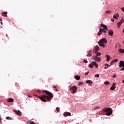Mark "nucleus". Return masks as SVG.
I'll use <instances>...</instances> for the list:
<instances>
[{
  "instance_id": "obj_1",
  "label": "nucleus",
  "mask_w": 124,
  "mask_h": 124,
  "mask_svg": "<svg viewBox=\"0 0 124 124\" xmlns=\"http://www.w3.org/2000/svg\"><path fill=\"white\" fill-rule=\"evenodd\" d=\"M43 93H46V94L48 95L46 96V95H43L41 96H39V98H40L42 101H43V102H46V99L47 101H50V100H51V99H52V98L53 97L52 93L46 90L43 91Z\"/></svg>"
},
{
  "instance_id": "obj_2",
  "label": "nucleus",
  "mask_w": 124,
  "mask_h": 124,
  "mask_svg": "<svg viewBox=\"0 0 124 124\" xmlns=\"http://www.w3.org/2000/svg\"><path fill=\"white\" fill-rule=\"evenodd\" d=\"M104 43H105L106 44H107V40L105 38L101 39L98 42V44L99 46H100L101 47H102L103 48H105L106 47L105 44H104Z\"/></svg>"
},
{
  "instance_id": "obj_3",
  "label": "nucleus",
  "mask_w": 124,
  "mask_h": 124,
  "mask_svg": "<svg viewBox=\"0 0 124 124\" xmlns=\"http://www.w3.org/2000/svg\"><path fill=\"white\" fill-rule=\"evenodd\" d=\"M103 111L107 112V116H110V115H112V113H113V110H112V108H106L105 109H103Z\"/></svg>"
},
{
  "instance_id": "obj_4",
  "label": "nucleus",
  "mask_w": 124,
  "mask_h": 124,
  "mask_svg": "<svg viewBox=\"0 0 124 124\" xmlns=\"http://www.w3.org/2000/svg\"><path fill=\"white\" fill-rule=\"evenodd\" d=\"M95 66L96 68H97L98 67V64H97V63H96V62L93 61L92 62V63H90L89 64V67L90 68H93V66Z\"/></svg>"
},
{
  "instance_id": "obj_5",
  "label": "nucleus",
  "mask_w": 124,
  "mask_h": 124,
  "mask_svg": "<svg viewBox=\"0 0 124 124\" xmlns=\"http://www.w3.org/2000/svg\"><path fill=\"white\" fill-rule=\"evenodd\" d=\"M77 89V86H73L72 87L70 88L69 91L70 92H71L72 93H76Z\"/></svg>"
},
{
  "instance_id": "obj_6",
  "label": "nucleus",
  "mask_w": 124,
  "mask_h": 124,
  "mask_svg": "<svg viewBox=\"0 0 124 124\" xmlns=\"http://www.w3.org/2000/svg\"><path fill=\"white\" fill-rule=\"evenodd\" d=\"M119 66H120V67H122V66L123 68H121L120 70L121 71H124V62L123 61H120V64L119 65Z\"/></svg>"
},
{
  "instance_id": "obj_7",
  "label": "nucleus",
  "mask_w": 124,
  "mask_h": 124,
  "mask_svg": "<svg viewBox=\"0 0 124 124\" xmlns=\"http://www.w3.org/2000/svg\"><path fill=\"white\" fill-rule=\"evenodd\" d=\"M93 52H98L99 51V46H94L93 49Z\"/></svg>"
},
{
  "instance_id": "obj_8",
  "label": "nucleus",
  "mask_w": 124,
  "mask_h": 124,
  "mask_svg": "<svg viewBox=\"0 0 124 124\" xmlns=\"http://www.w3.org/2000/svg\"><path fill=\"white\" fill-rule=\"evenodd\" d=\"M14 112H15V113H16V114L18 115V116H21V115H22V112H21L20 110H16V109H15L14 110Z\"/></svg>"
},
{
  "instance_id": "obj_9",
  "label": "nucleus",
  "mask_w": 124,
  "mask_h": 124,
  "mask_svg": "<svg viewBox=\"0 0 124 124\" xmlns=\"http://www.w3.org/2000/svg\"><path fill=\"white\" fill-rule=\"evenodd\" d=\"M63 115L64 117H67L68 116H71V113L70 112H65L63 113Z\"/></svg>"
},
{
  "instance_id": "obj_10",
  "label": "nucleus",
  "mask_w": 124,
  "mask_h": 124,
  "mask_svg": "<svg viewBox=\"0 0 124 124\" xmlns=\"http://www.w3.org/2000/svg\"><path fill=\"white\" fill-rule=\"evenodd\" d=\"M115 85H116V83H113L112 84V86L110 88L111 91H114L115 89H116V86H115Z\"/></svg>"
},
{
  "instance_id": "obj_11",
  "label": "nucleus",
  "mask_w": 124,
  "mask_h": 124,
  "mask_svg": "<svg viewBox=\"0 0 124 124\" xmlns=\"http://www.w3.org/2000/svg\"><path fill=\"white\" fill-rule=\"evenodd\" d=\"M101 27L103 28L104 30H106V31H108V29H107V26H106V25H104L103 24H101Z\"/></svg>"
},
{
  "instance_id": "obj_12",
  "label": "nucleus",
  "mask_w": 124,
  "mask_h": 124,
  "mask_svg": "<svg viewBox=\"0 0 124 124\" xmlns=\"http://www.w3.org/2000/svg\"><path fill=\"white\" fill-rule=\"evenodd\" d=\"M96 59H95V61L96 62H100V61H101V58L100 57H98L97 56H96Z\"/></svg>"
},
{
  "instance_id": "obj_13",
  "label": "nucleus",
  "mask_w": 124,
  "mask_h": 124,
  "mask_svg": "<svg viewBox=\"0 0 124 124\" xmlns=\"http://www.w3.org/2000/svg\"><path fill=\"white\" fill-rule=\"evenodd\" d=\"M86 84H89L90 86H92V84H93V81H92V80H88L86 81Z\"/></svg>"
},
{
  "instance_id": "obj_14",
  "label": "nucleus",
  "mask_w": 124,
  "mask_h": 124,
  "mask_svg": "<svg viewBox=\"0 0 124 124\" xmlns=\"http://www.w3.org/2000/svg\"><path fill=\"white\" fill-rule=\"evenodd\" d=\"M2 16H3L4 17H7V12H2Z\"/></svg>"
},
{
  "instance_id": "obj_15",
  "label": "nucleus",
  "mask_w": 124,
  "mask_h": 124,
  "mask_svg": "<svg viewBox=\"0 0 124 124\" xmlns=\"http://www.w3.org/2000/svg\"><path fill=\"white\" fill-rule=\"evenodd\" d=\"M7 102H14V99L9 98L7 99Z\"/></svg>"
},
{
  "instance_id": "obj_16",
  "label": "nucleus",
  "mask_w": 124,
  "mask_h": 124,
  "mask_svg": "<svg viewBox=\"0 0 124 124\" xmlns=\"http://www.w3.org/2000/svg\"><path fill=\"white\" fill-rule=\"evenodd\" d=\"M118 52L120 53V54H124V49H121L120 48H119L118 49Z\"/></svg>"
},
{
  "instance_id": "obj_17",
  "label": "nucleus",
  "mask_w": 124,
  "mask_h": 124,
  "mask_svg": "<svg viewBox=\"0 0 124 124\" xmlns=\"http://www.w3.org/2000/svg\"><path fill=\"white\" fill-rule=\"evenodd\" d=\"M119 15L118 14H117L116 15H113V18L114 19H118V17H119Z\"/></svg>"
},
{
  "instance_id": "obj_18",
  "label": "nucleus",
  "mask_w": 124,
  "mask_h": 124,
  "mask_svg": "<svg viewBox=\"0 0 124 124\" xmlns=\"http://www.w3.org/2000/svg\"><path fill=\"white\" fill-rule=\"evenodd\" d=\"M80 76H75V79H76V80H77L78 81L80 80Z\"/></svg>"
},
{
  "instance_id": "obj_19",
  "label": "nucleus",
  "mask_w": 124,
  "mask_h": 124,
  "mask_svg": "<svg viewBox=\"0 0 124 124\" xmlns=\"http://www.w3.org/2000/svg\"><path fill=\"white\" fill-rule=\"evenodd\" d=\"M110 59H111V57H110V56L108 55H107V62H109L110 61Z\"/></svg>"
},
{
  "instance_id": "obj_20",
  "label": "nucleus",
  "mask_w": 124,
  "mask_h": 124,
  "mask_svg": "<svg viewBox=\"0 0 124 124\" xmlns=\"http://www.w3.org/2000/svg\"><path fill=\"white\" fill-rule=\"evenodd\" d=\"M94 53H95V55H96V56H95L96 57H97V56H100V55H101V53L97 52L96 51H95Z\"/></svg>"
},
{
  "instance_id": "obj_21",
  "label": "nucleus",
  "mask_w": 124,
  "mask_h": 124,
  "mask_svg": "<svg viewBox=\"0 0 124 124\" xmlns=\"http://www.w3.org/2000/svg\"><path fill=\"white\" fill-rule=\"evenodd\" d=\"M108 33L109 35H111V36H113V34H114V32L113 31H108Z\"/></svg>"
},
{
  "instance_id": "obj_22",
  "label": "nucleus",
  "mask_w": 124,
  "mask_h": 124,
  "mask_svg": "<svg viewBox=\"0 0 124 124\" xmlns=\"http://www.w3.org/2000/svg\"><path fill=\"white\" fill-rule=\"evenodd\" d=\"M96 56H93L91 57L92 60H93V61H95L96 59Z\"/></svg>"
},
{
  "instance_id": "obj_23",
  "label": "nucleus",
  "mask_w": 124,
  "mask_h": 124,
  "mask_svg": "<svg viewBox=\"0 0 124 124\" xmlns=\"http://www.w3.org/2000/svg\"><path fill=\"white\" fill-rule=\"evenodd\" d=\"M117 25V28H120V27H121V25H122V23L120 22H118Z\"/></svg>"
},
{
  "instance_id": "obj_24",
  "label": "nucleus",
  "mask_w": 124,
  "mask_h": 124,
  "mask_svg": "<svg viewBox=\"0 0 124 124\" xmlns=\"http://www.w3.org/2000/svg\"><path fill=\"white\" fill-rule=\"evenodd\" d=\"M6 120H12V118L9 116H8L6 118Z\"/></svg>"
},
{
  "instance_id": "obj_25",
  "label": "nucleus",
  "mask_w": 124,
  "mask_h": 124,
  "mask_svg": "<svg viewBox=\"0 0 124 124\" xmlns=\"http://www.w3.org/2000/svg\"><path fill=\"white\" fill-rule=\"evenodd\" d=\"M102 34V31H99L97 33L98 35H101Z\"/></svg>"
},
{
  "instance_id": "obj_26",
  "label": "nucleus",
  "mask_w": 124,
  "mask_h": 124,
  "mask_svg": "<svg viewBox=\"0 0 124 124\" xmlns=\"http://www.w3.org/2000/svg\"><path fill=\"white\" fill-rule=\"evenodd\" d=\"M117 61H118V59H114V60H112V62H113V63L116 62H117Z\"/></svg>"
},
{
  "instance_id": "obj_27",
  "label": "nucleus",
  "mask_w": 124,
  "mask_h": 124,
  "mask_svg": "<svg viewBox=\"0 0 124 124\" xmlns=\"http://www.w3.org/2000/svg\"><path fill=\"white\" fill-rule=\"evenodd\" d=\"M104 84L105 85H109V84H110V82L109 81H106Z\"/></svg>"
},
{
  "instance_id": "obj_28",
  "label": "nucleus",
  "mask_w": 124,
  "mask_h": 124,
  "mask_svg": "<svg viewBox=\"0 0 124 124\" xmlns=\"http://www.w3.org/2000/svg\"><path fill=\"white\" fill-rule=\"evenodd\" d=\"M94 77H95V78H99V74L95 75L94 76Z\"/></svg>"
},
{
  "instance_id": "obj_29",
  "label": "nucleus",
  "mask_w": 124,
  "mask_h": 124,
  "mask_svg": "<svg viewBox=\"0 0 124 124\" xmlns=\"http://www.w3.org/2000/svg\"><path fill=\"white\" fill-rule=\"evenodd\" d=\"M56 111L57 112H60V108L59 107L56 108Z\"/></svg>"
},
{
  "instance_id": "obj_30",
  "label": "nucleus",
  "mask_w": 124,
  "mask_h": 124,
  "mask_svg": "<svg viewBox=\"0 0 124 124\" xmlns=\"http://www.w3.org/2000/svg\"><path fill=\"white\" fill-rule=\"evenodd\" d=\"M124 22V19H121V21L119 22L121 24H123V23Z\"/></svg>"
},
{
  "instance_id": "obj_31",
  "label": "nucleus",
  "mask_w": 124,
  "mask_h": 124,
  "mask_svg": "<svg viewBox=\"0 0 124 124\" xmlns=\"http://www.w3.org/2000/svg\"><path fill=\"white\" fill-rule=\"evenodd\" d=\"M83 61L85 63H88V60L84 59Z\"/></svg>"
},
{
  "instance_id": "obj_32",
  "label": "nucleus",
  "mask_w": 124,
  "mask_h": 124,
  "mask_svg": "<svg viewBox=\"0 0 124 124\" xmlns=\"http://www.w3.org/2000/svg\"><path fill=\"white\" fill-rule=\"evenodd\" d=\"M92 56V53H89L87 54V57H91Z\"/></svg>"
},
{
  "instance_id": "obj_33",
  "label": "nucleus",
  "mask_w": 124,
  "mask_h": 124,
  "mask_svg": "<svg viewBox=\"0 0 124 124\" xmlns=\"http://www.w3.org/2000/svg\"><path fill=\"white\" fill-rule=\"evenodd\" d=\"M110 12H111V11L109 10V11H107L106 12V13H108V14H109V13H110Z\"/></svg>"
},
{
  "instance_id": "obj_34",
  "label": "nucleus",
  "mask_w": 124,
  "mask_h": 124,
  "mask_svg": "<svg viewBox=\"0 0 124 124\" xmlns=\"http://www.w3.org/2000/svg\"><path fill=\"white\" fill-rule=\"evenodd\" d=\"M113 64H114V63H113V61H111L110 62V65H113Z\"/></svg>"
},
{
  "instance_id": "obj_35",
  "label": "nucleus",
  "mask_w": 124,
  "mask_h": 124,
  "mask_svg": "<svg viewBox=\"0 0 124 124\" xmlns=\"http://www.w3.org/2000/svg\"><path fill=\"white\" fill-rule=\"evenodd\" d=\"M89 73H90V72H87L85 73V75H88L89 74Z\"/></svg>"
},
{
  "instance_id": "obj_36",
  "label": "nucleus",
  "mask_w": 124,
  "mask_h": 124,
  "mask_svg": "<svg viewBox=\"0 0 124 124\" xmlns=\"http://www.w3.org/2000/svg\"><path fill=\"white\" fill-rule=\"evenodd\" d=\"M54 91H55V92H59V90H58V89H57V88H55V89H54Z\"/></svg>"
},
{
  "instance_id": "obj_37",
  "label": "nucleus",
  "mask_w": 124,
  "mask_h": 124,
  "mask_svg": "<svg viewBox=\"0 0 124 124\" xmlns=\"http://www.w3.org/2000/svg\"><path fill=\"white\" fill-rule=\"evenodd\" d=\"M99 31H104V29H101V30H99Z\"/></svg>"
},
{
  "instance_id": "obj_38",
  "label": "nucleus",
  "mask_w": 124,
  "mask_h": 124,
  "mask_svg": "<svg viewBox=\"0 0 124 124\" xmlns=\"http://www.w3.org/2000/svg\"><path fill=\"white\" fill-rule=\"evenodd\" d=\"M122 11H123V12H124V7H123L121 8Z\"/></svg>"
},
{
  "instance_id": "obj_39",
  "label": "nucleus",
  "mask_w": 124,
  "mask_h": 124,
  "mask_svg": "<svg viewBox=\"0 0 124 124\" xmlns=\"http://www.w3.org/2000/svg\"><path fill=\"white\" fill-rule=\"evenodd\" d=\"M115 77H117V75H114L113 77V78H115Z\"/></svg>"
},
{
  "instance_id": "obj_40",
  "label": "nucleus",
  "mask_w": 124,
  "mask_h": 124,
  "mask_svg": "<svg viewBox=\"0 0 124 124\" xmlns=\"http://www.w3.org/2000/svg\"><path fill=\"white\" fill-rule=\"evenodd\" d=\"M79 85H83V82H80Z\"/></svg>"
},
{
  "instance_id": "obj_41",
  "label": "nucleus",
  "mask_w": 124,
  "mask_h": 124,
  "mask_svg": "<svg viewBox=\"0 0 124 124\" xmlns=\"http://www.w3.org/2000/svg\"><path fill=\"white\" fill-rule=\"evenodd\" d=\"M0 123H1V117H0Z\"/></svg>"
},
{
  "instance_id": "obj_42",
  "label": "nucleus",
  "mask_w": 124,
  "mask_h": 124,
  "mask_svg": "<svg viewBox=\"0 0 124 124\" xmlns=\"http://www.w3.org/2000/svg\"><path fill=\"white\" fill-rule=\"evenodd\" d=\"M104 68H105V69H107V68H108V66H107V67L105 66V67H104Z\"/></svg>"
},
{
  "instance_id": "obj_43",
  "label": "nucleus",
  "mask_w": 124,
  "mask_h": 124,
  "mask_svg": "<svg viewBox=\"0 0 124 124\" xmlns=\"http://www.w3.org/2000/svg\"><path fill=\"white\" fill-rule=\"evenodd\" d=\"M111 21H112V22H114V18H111Z\"/></svg>"
},
{
  "instance_id": "obj_44",
  "label": "nucleus",
  "mask_w": 124,
  "mask_h": 124,
  "mask_svg": "<svg viewBox=\"0 0 124 124\" xmlns=\"http://www.w3.org/2000/svg\"><path fill=\"white\" fill-rule=\"evenodd\" d=\"M105 65V66H108V63H106V64Z\"/></svg>"
},
{
  "instance_id": "obj_45",
  "label": "nucleus",
  "mask_w": 124,
  "mask_h": 124,
  "mask_svg": "<svg viewBox=\"0 0 124 124\" xmlns=\"http://www.w3.org/2000/svg\"><path fill=\"white\" fill-rule=\"evenodd\" d=\"M28 97H31V95H28Z\"/></svg>"
},
{
  "instance_id": "obj_46",
  "label": "nucleus",
  "mask_w": 124,
  "mask_h": 124,
  "mask_svg": "<svg viewBox=\"0 0 124 124\" xmlns=\"http://www.w3.org/2000/svg\"><path fill=\"white\" fill-rule=\"evenodd\" d=\"M53 88L54 89H57V86H54Z\"/></svg>"
},
{
  "instance_id": "obj_47",
  "label": "nucleus",
  "mask_w": 124,
  "mask_h": 124,
  "mask_svg": "<svg viewBox=\"0 0 124 124\" xmlns=\"http://www.w3.org/2000/svg\"><path fill=\"white\" fill-rule=\"evenodd\" d=\"M0 21H2V19H1V18H0Z\"/></svg>"
},
{
  "instance_id": "obj_48",
  "label": "nucleus",
  "mask_w": 124,
  "mask_h": 124,
  "mask_svg": "<svg viewBox=\"0 0 124 124\" xmlns=\"http://www.w3.org/2000/svg\"><path fill=\"white\" fill-rule=\"evenodd\" d=\"M33 76H31V78H33Z\"/></svg>"
},
{
  "instance_id": "obj_49",
  "label": "nucleus",
  "mask_w": 124,
  "mask_h": 124,
  "mask_svg": "<svg viewBox=\"0 0 124 124\" xmlns=\"http://www.w3.org/2000/svg\"><path fill=\"white\" fill-rule=\"evenodd\" d=\"M122 82H123V83H124V80H123L122 81Z\"/></svg>"
},
{
  "instance_id": "obj_50",
  "label": "nucleus",
  "mask_w": 124,
  "mask_h": 124,
  "mask_svg": "<svg viewBox=\"0 0 124 124\" xmlns=\"http://www.w3.org/2000/svg\"><path fill=\"white\" fill-rule=\"evenodd\" d=\"M1 24L2 25V22H1Z\"/></svg>"
},
{
  "instance_id": "obj_51",
  "label": "nucleus",
  "mask_w": 124,
  "mask_h": 124,
  "mask_svg": "<svg viewBox=\"0 0 124 124\" xmlns=\"http://www.w3.org/2000/svg\"><path fill=\"white\" fill-rule=\"evenodd\" d=\"M104 33H106V31H104Z\"/></svg>"
},
{
  "instance_id": "obj_52",
  "label": "nucleus",
  "mask_w": 124,
  "mask_h": 124,
  "mask_svg": "<svg viewBox=\"0 0 124 124\" xmlns=\"http://www.w3.org/2000/svg\"><path fill=\"white\" fill-rule=\"evenodd\" d=\"M97 107H96V108H95V109H97Z\"/></svg>"
},
{
  "instance_id": "obj_53",
  "label": "nucleus",
  "mask_w": 124,
  "mask_h": 124,
  "mask_svg": "<svg viewBox=\"0 0 124 124\" xmlns=\"http://www.w3.org/2000/svg\"><path fill=\"white\" fill-rule=\"evenodd\" d=\"M123 31H124V29H123Z\"/></svg>"
},
{
  "instance_id": "obj_54",
  "label": "nucleus",
  "mask_w": 124,
  "mask_h": 124,
  "mask_svg": "<svg viewBox=\"0 0 124 124\" xmlns=\"http://www.w3.org/2000/svg\"><path fill=\"white\" fill-rule=\"evenodd\" d=\"M108 66H111V65H108Z\"/></svg>"
},
{
  "instance_id": "obj_55",
  "label": "nucleus",
  "mask_w": 124,
  "mask_h": 124,
  "mask_svg": "<svg viewBox=\"0 0 124 124\" xmlns=\"http://www.w3.org/2000/svg\"><path fill=\"white\" fill-rule=\"evenodd\" d=\"M123 32H124V31H123Z\"/></svg>"
}]
</instances>
